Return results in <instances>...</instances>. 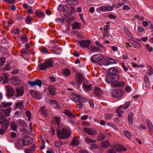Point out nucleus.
Masks as SVG:
<instances>
[{"label":"nucleus","instance_id":"44","mask_svg":"<svg viewBox=\"0 0 153 153\" xmlns=\"http://www.w3.org/2000/svg\"><path fill=\"white\" fill-rule=\"evenodd\" d=\"M22 112V111H17L14 113V117L16 118H18L21 117V114Z\"/></svg>","mask_w":153,"mask_h":153},{"label":"nucleus","instance_id":"52","mask_svg":"<svg viewBox=\"0 0 153 153\" xmlns=\"http://www.w3.org/2000/svg\"><path fill=\"white\" fill-rule=\"evenodd\" d=\"M125 4V3L124 2L121 3L118 2L117 4L114 5V7H116V8H118L121 6L124 5Z\"/></svg>","mask_w":153,"mask_h":153},{"label":"nucleus","instance_id":"31","mask_svg":"<svg viewBox=\"0 0 153 153\" xmlns=\"http://www.w3.org/2000/svg\"><path fill=\"white\" fill-rule=\"evenodd\" d=\"M63 113L66 115L71 117H74V114L68 110L67 109L63 111Z\"/></svg>","mask_w":153,"mask_h":153},{"label":"nucleus","instance_id":"47","mask_svg":"<svg viewBox=\"0 0 153 153\" xmlns=\"http://www.w3.org/2000/svg\"><path fill=\"white\" fill-rule=\"evenodd\" d=\"M11 127L13 130L15 131L17 128V126L15 122H13L11 123Z\"/></svg>","mask_w":153,"mask_h":153},{"label":"nucleus","instance_id":"48","mask_svg":"<svg viewBox=\"0 0 153 153\" xmlns=\"http://www.w3.org/2000/svg\"><path fill=\"white\" fill-rule=\"evenodd\" d=\"M6 58L5 57H2L0 58V66L3 65L5 63Z\"/></svg>","mask_w":153,"mask_h":153},{"label":"nucleus","instance_id":"41","mask_svg":"<svg viewBox=\"0 0 153 153\" xmlns=\"http://www.w3.org/2000/svg\"><path fill=\"white\" fill-rule=\"evenodd\" d=\"M2 75L4 76V80L3 81V83L5 84L8 82L9 81V79L7 74L3 73L2 74Z\"/></svg>","mask_w":153,"mask_h":153},{"label":"nucleus","instance_id":"20","mask_svg":"<svg viewBox=\"0 0 153 153\" xmlns=\"http://www.w3.org/2000/svg\"><path fill=\"white\" fill-rule=\"evenodd\" d=\"M75 98H77L78 99V105H79V108H82L83 107V104L81 102V101L82 100V96L78 94H76L75 95Z\"/></svg>","mask_w":153,"mask_h":153},{"label":"nucleus","instance_id":"6","mask_svg":"<svg viewBox=\"0 0 153 153\" xmlns=\"http://www.w3.org/2000/svg\"><path fill=\"white\" fill-rule=\"evenodd\" d=\"M25 140L24 139H19L15 143V147L18 149H22L25 145H27L25 144Z\"/></svg>","mask_w":153,"mask_h":153},{"label":"nucleus","instance_id":"23","mask_svg":"<svg viewBox=\"0 0 153 153\" xmlns=\"http://www.w3.org/2000/svg\"><path fill=\"white\" fill-rule=\"evenodd\" d=\"M72 26L73 29L74 30L80 28L81 26V24L79 22H75L72 24Z\"/></svg>","mask_w":153,"mask_h":153},{"label":"nucleus","instance_id":"13","mask_svg":"<svg viewBox=\"0 0 153 153\" xmlns=\"http://www.w3.org/2000/svg\"><path fill=\"white\" fill-rule=\"evenodd\" d=\"M6 87L7 96L10 97H12L14 95L15 92V91L13 88L10 85H7Z\"/></svg>","mask_w":153,"mask_h":153},{"label":"nucleus","instance_id":"45","mask_svg":"<svg viewBox=\"0 0 153 153\" xmlns=\"http://www.w3.org/2000/svg\"><path fill=\"white\" fill-rule=\"evenodd\" d=\"M148 72L147 73V74L148 75H151L153 74V70L152 67L149 65L148 66Z\"/></svg>","mask_w":153,"mask_h":153},{"label":"nucleus","instance_id":"49","mask_svg":"<svg viewBox=\"0 0 153 153\" xmlns=\"http://www.w3.org/2000/svg\"><path fill=\"white\" fill-rule=\"evenodd\" d=\"M124 83L123 82H118L114 84L115 86L118 87H123L124 86Z\"/></svg>","mask_w":153,"mask_h":153},{"label":"nucleus","instance_id":"56","mask_svg":"<svg viewBox=\"0 0 153 153\" xmlns=\"http://www.w3.org/2000/svg\"><path fill=\"white\" fill-rule=\"evenodd\" d=\"M98 137L100 140H102L105 138V135L103 134V133H101L99 134L98 135Z\"/></svg>","mask_w":153,"mask_h":153},{"label":"nucleus","instance_id":"26","mask_svg":"<svg viewBox=\"0 0 153 153\" xmlns=\"http://www.w3.org/2000/svg\"><path fill=\"white\" fill-rule=\"evenodd\" d=\"M58 9H59L60 11H67L68 8L67 5L62 4L59 6Z\"/></svg>","mask_w":153,"mask_h":153},{"label":"nucleus","instance_id":"18","mask_svg":"<svg viewBox=\"0 0 153 153\" xmlns=\"http://www.w3.org/2000/svg\"><path fill=\"white\" fill-rule=\"evenodd\" d=\"M136 41L132 40V39H130V42L132 45L135 48H140L141 47L140 45L138 42L137 41L140 42V39H137L136 40Z\"/></svg>","mask_w":153,"mask_h":153},{"label":"nucleus","instance_id":"37","mask_svg":"<svg viewBox=\"0 0 153 153\" xmlns=\"http://www.w3.org/2000/svg\"><path fill=\"white\" fill-rule=\"evenodd\" d=\"M66 1L70 4L74 5L76 4L78 0H66Z\"/></svg>","mask_w":153,"mask_h":153},{"label":"nucleus","instance_id":"60","mask_svg":"<svg viewBox=\"0 0 153 153\" xmlns=\"http://www.w3.org/2000/svg\"><path fill=\"white\" fill-rule=\"evenodd\" d=\"M23 8L25 9H29L30 8V7H31L30 6L26 3L23 4Z\"/></svg>","mask_w":153,"mask_h":153},{"label":"nucleus","instance_id":"40","mask_svg":"<svg viewBox=\"0 0 153 153\" xmlns=\"http://www.w3.org/2000/svg\"><path fill=\"white\" fill-rule=\"evenodd\" d=\"M25 114L26 116L28 118V120L29 121H30L32 117L31 113L29 110H27L26 111Z\"/></svg>","mask_w":153,"mask_h":153},{"label":"nucleus","instance_id":"55","mask_svg":"<svg viewBox=\"0 0 153 153\" xmlns=\"http://www.w3.org/2000/svg\"><path fill=\"white\" fill-rule=\"evenodd\" d=\"M105 11H109L113 10V7L111 6H105Z\"/></svg>","mask_w":153,"mask_h":153},{"label":"nucleus","instance_id":"15","mask_svg":"<svg viewBox=\"0 0 153 153\" xmlns=\"http://www.w3.org/2000/svg\"><path fill=\"white\" fill-rule=\"evenodd\" d=\"M39 110L43 116L45 117H47L49 115V111L47 110L46 107L45 106H42Z\"/></svg>","mask_w":153,"mask_h":153},{"label":"nucleus","instance_id":"25","mask_svg":"<svg viewBox=\"0 0 153 153\" xmlns=\"http://www.w3.org/2000/svg\"><path fill=\"white\" fill-rule=\"evenodd\" d=\"M56 88L52 85L49 86L48 90L50 94L54 95L55 94Z\"/></svg>","mask_w":153,"mask_h":153},{"label":"nucleus","instance_id":"28","mask_svg":"<svg viewBox=\"0 0 153 153\" xmlns=\"http://www.w3.org/2000/svg\"><path fill=\"white\" fill-rule=\"evenodd\" d=\"M115 61L114 59L111 58H109L107 59L106 62H105V64L106 65H108L111 63H114Z\"/></svg>","mask_w":153,"mask_h":153},{"label":"nucleus","instance_id":"12","mask_svg":"<svg viewBox=\"0 0 153 153\" xmlns=\"http://www.w3.org/2000/svg\"><path fill=\"white\" fill-rule=\"evenodd\" d=\"M83 130L90 135H96L97 134L96 130L93 128L85 127L84 128Z\"/></svg>","mask_w":153,"mask_h":153},{"label":"nucleus","instance_id":"63","mask_svg":"<svg viewBox=\"0 0 153 153\" xmlns=\"http://www.w3.org/2000/svg\"><path fill=\"white\" fill-rule=\"evenodd\" d=\"M124 134L126 137L127 138H129L131 137L130 134L128 131H124Z\"/></svg>","mask_w":153,"mask_h":153},{"label":"nucleus","instance_id":"24","mask_svg":"<svg viewBox=\"0 0 153 153\" xmlns=\"http://www.w3.org/2000/svg\"><path fill=\"white\" fill-rule=\"evenodd\" d=\"M94 93L97 96H100L103 94L102 91L99 88L96 87L94 89Z\"/></svg>","mask_w":153,"mask_h":153},{"label":"nucleus","instance_id":"21","mask_svg":"<svg viewBox=\"0 0 153 153\" xmlns=\"http://www.w3.org/2000/svg\"><path fill=\"white\" fill-rule=\"evenodd\" d=\"M78 138L77 137H75L73 138L71 142V145L74 146H76L79 145L80 141L78 140Z\"/></svg>","mask_w":153,"mask_h":153},{"label":"nucleus","instance_id":"11","mask_svg":"<svg viewBox=\"0 0 153 153\" xmlns=\"http://www.w3.org/2000/svg\"><path fill=\"white\" fill-rule=\"evenodd\" d=\"M78 42L82 47L87 48L88 46L89 45L91 42V41L89 40H80L78 41Z\"/></svg>","mask_w":153,"mask_h":153},{"label":"nucleus","instance_id":"50","mask_svg":"<svg viewBox=\"0 0 153 153\" xmlns=\"http://www.w3.org/2000/svg\"><path fill=\"white\" fill-rule=\"evenodd\" d=\"M50 102L53 106L56 105V107L59 106L58 102L56 100H50ZM54 106L55 107V106Z\"/></svg>","mask_w":153,"mask_h":153},{"label":"nucleus","instance_id":"4","mask_svg":"<svg viewBox=\"0 0 153 153\" xmlns=\"http://www.w3.org/2000/svg\"><path fill=\"white\" fill-rule=\"evenodd\" d=\"M119 79L118 75H107L105 81L107 83L115 82L118 81Z\"/></svg>","mask_w":153,"mask_h":153},{"label":"nucleus","instance_id":"58","mask_svg":"<svg viewBox=\"0 0 153 153\" xmlns=\"http://www.w3.org/2000/svg\"><path fill=\"white\" fill-rule=\"evenodd\" d=\"M11 69V67L9 65H6L3 69V71H9Z\"/></svg>","mask_w":153,"mask_h":153},{"label":"nucleus","instance_id":"53","mask_svg":"<svg viewBox=\"0 0 153 153\" xmlns=\"http://www.w3.org/2000/svg\"><path fill=\"white\" fill-rule=\"evenodd\" d=\"M32 20V18L30 16H28L25 20L27 24H30Z\"/></svg>","mask_w":153,"mask_h":153},{"label":"nucleus","instance_id":"22","mask_svg":"<svg viewBox=\"0 0 153 153\" xmlns=\"http://www.w3.org/2000/svg\"><path fill=\"white\" fill-rule=\"evenodd\" d=\"M24 108V102L21 101L16 103L15 108H18L20 110L23 109Z\"/></svg>","mask_w":153,"mask_h":153},{"label":"nucleus","instance_id":"1","mask_svg":"<svg viewBox=\"0 0 153 153\" xmlns=\"http://www.w3.org/2000/svg\"><path fill=\"white\" fill-rule=\"evenodd\" d=\"M57 135L60 139H68L70 136L69 130L66 128H63L61 130H58L56 132Z\"/></svg>","mask_w":153,"mask_h":153},{"label":"nucleus","instance_id":"42","mask_svg":"<svg viewBox=\"0 0 153 153\" xmlns=\"http://www.w3.org/2000/svg\"><path fill=\"white\" fill-rule=\"evenodd\" d=\"M54 145L56 147L59 148L62 146V143L60 140H56L55 142Z\"/></svg>","mask_w":153,"mask_h":153},{"label":"nucleus","instance_id":"9","mask_svg":"<svg viewBox=\"0 0 153 153\" xmlns=\"http://www.w3.org/2000/svg\"><path fill=\"white\" fill-rule=\"evenodd\" d=\"M30 92L33 97L38 100H40L42 98V97L39 92L33 90H31Z\"/></svg>","mask_w":153,"mask_h":153},{"label":"nucleus","instance_id":"10","mask_svg":"<svg viewBox=\"0 0 153 153\" xmlns=\"http://www.w3.org/2000/svg\"><path fill=\"white\" fill-rule=\"evenodd\" d=\"M23 86H18L16 88V97H19L23 95L24 92V89Z\"/></svg>","mask_w":153,"mask_h":153},{"label":"nucleus","instance_id":"54","mask_svg":"<svg viewBox=\"0 0 153 153\" xmlns=\"http://www.w3.org/2000/svg\"><path fill=\"white\" fill-rule=\"evenodd\" d=\"M22 56L25 55L26 54L28 53V50L26 48H24L22 49Z\"/></svg>","mask_w":153,"mask_h":153},{"label":"nucleus","instance_id":"38","mask_svg":"<svg viewBox=\"0 0 153 153\" xmlns=\"http://www.w3.org/2000/svg\"><path fill=\"white\" fill-rule=\"evenodd\" d=\"M62 72L64 75L68 76L70 74V71L68 68L63 69L62 70Z\"/></svg>","mask_w":153,"mask_h":153},{"label":"nucleus","instance_id":"43","mask_svg":"<svg viewBox=\"0 0 153 153\" xmlns=\"http://www.w3.org/2000/svg\"><path fill=\"white\" fill-rule=\"evenodd\" d=\"M12 105V103L11 102H7L6 101H4L2 103V106L5 107H9Z\"/></svg>","mask_w":153,"mask_h":153},{"label":"nucleus","instance_id":"57","mask_svg":"<svg viewBox=\"0 0 153 153\" xmlns=\"http://www.w3.org/2000/svg\"><path fill=\"white\" fill-rule=\"evenodd\" d=\"M4 1L8 4H11L15 2V0H4Z\"/></svg>","mask_w":153,"mask_h":153},{"label":"nucleus","instance_id":"35","mask_svg":"<svg viewBox=\"0 0 153 153\" xmlns=\"http://www.w3.org/2000/svg\"><path fill=\"white\" fill-rule=\"evenodd\" d=\"M20 30L19 29L16 27H15L13 28L11 31V33L13 34L15 33L16 34H19Z\"/></svg>","mask_w":153,"mask_h":153},{"label":"nucleus","instance_id":"51","mask_svg":"<svg viewBox=\"0 0 153 153\" xmlns=\"http://www.w3.org/2000/svg\"><path fill=\"white\" fill-rule=\"evenodd\" d=\"M17 123L20 126H22L23 125H25L26 124L25 121L22 120L18 121L17 122Z\"/></svg>","mask_w":153,"mask_h":153},{"label":"nucleus","instance_id":"27","mask_svg":"<svg viewBox=\"0 0 153 153\" xmlns=\"http://www.w3.org/2000/svg\"><path fill=\"white\" fill-rule=\"evenodd\" d=\"M77 76L76 80L79 83L82 82L84 81V78L82 74H77Z\"/></svg>","mask_w":153,"mask_h":153},{"label":"nucleus","instance_id":"34","mask_svg":"<svg viewBox=\"0 0 153 153\" xmlns=\"http://www.w3.org/2000/svg\"><path fill=\"white\" fill-rule=\"evenodd\" d=\"M110 144V143L108 141H103L102 143L101 146L103 148H106L108 147Z\"/></svg>","mask_w":153,"mask_h":153},{"label":"nucleus","instance_id":"14","mask_svg":"<svg viewBox=\"0 0 153 153\" xmlns=\"http://www.w3.org/2000/svg\"><path fill=\"white\" fill-rule=\"evenodd\" d=\"M28 83L31 86H33L36 85H38L39 87H41L42 86V82L39 79L33 81H28Z\"/></svg>","mask_w":153,"mask_h":153},{"label":"nucleus","instance_id":"62","mask_svg":"<svg viewBox=\"0 0 153 153\" xmlns=\"http://www.w3.org/2000/svg\"><path fill=\"white\" fill-rule=\"evenodd\" d=\"M41 51L45 53H48V50L46 48H43L41 49Z\"/></svg>","mask_w":153,"mask_h":153},{"label":"nucleus","instance_id":"30","mask_svg":"<svg viewBox=\"0 0 153 153\" xmlns=\"http://www.w3.org/2000/svg\"><path fill=\"white\" fill-rule=\"evenodd\" d=\"M11 81L15 85H18L19 83V80L16 76H14L12 78Z\"/></svg>","mask_w":153,"mask_h":153},{"label":"nucleus","instance_id":"17","mask_svg":"<svg viewBox=\"0 0 153 153\" xmlns=\"http://www.w3.org/2000/svg\"><path fill=\"white\" fill-rule=\"evenodd\" d=\"M114 147L117 151L120 152L121 150H123L124 151H126V149L124 146L117 143L114 145Z\"/></svg>","mask_w":153,"mask_h":153},{"label":"nucleus","instance_id":"3","mask_svg":"<svg viewBox=\"0 0 153 153\" xmlns=\"http://www.w3.org/2000/svg\"><path fill=\"white\" fill-rule=\"evenodd\" d=\"M0 123L1 124V128L6 129L10 125L9 121L7 120L5 116L3 114H0Z\"/></svg>","mask_w":153,"mask_h":153},{"label":"nucleus","instance_id":"64","mask_svg":"<svg viewBox=\"0 0 153 153\" xmlns=\"http://www.w3.org/2000/svg\"><path fill=\"white\" fill-rule=\"evenodd\" d=\"M112 114H107L105 115V117L108 119H110L113 117Z\"/></svg>","mask_w":153,"mask_h":153},{"label":"nucleus","instance_id":"59","mask_svg":"<svg viewBox=\"0 0 153 153\" xmlns=\"http://www.w3.org/2000/svg\"><path fill=\"white\" fill-rule=\"evenodd\" d=\"M108 17L110 19H115L116 18V16L114 14H109L108 15Z\"/></svg>","mask_w":153,"mask_h":153},{"label":"nucleus","instance_id":"2","mask_svg":"<svg viewBox=\"0 0 153 153\" xmlns=\"http://www.w3.org/2000/svg\"><path fill=\"white\" fill-rule=\"evenodd\" d=\"M53 64V60L52 59H50L45 61L42 64H40L39 65V67L40 70H45L47 68L52 67Z\"/></svg>","mask_w":153,"mask_h":153},{"label":"nucleus","instance_id":"7","mask_svg":"<svg viewBox=\"0 0 153 153\" xmlns=\"http://www.w3.org/2000/svg\"><path fill=\"white\" fill-rule=\"evenodd\" d=\"M104 58L103 55L101 54H97L91 56V60L93 62H96Z\"/></svg>","mask_w":153,"mask_h":153},{"label":"nucleus","instance_id":"16","mask_svg":"<svg viewBox=\"0 0 153 153\" xmlns=\"http://www.w3.org/2000/svg\"><path fill=\"white\" fill-rule=\"evenodd\" d=\"M82 87L84 90L86 92L90 91L92 88V85L91 84L87 83L85 82L83 83Z\"/></svg>","mask_w":153,"mask_h":153},{"label":"nucleus","instance_id":"61","mask_svg":"<svg viewBox=\"0 0 153 153\" xmlns=\"http://www.w3.org/2000/svg\"><path fill=\"white\" fill-rule=\"evenodd\" d=\"M50 79L51 82H55L56 81V79L53 76H51L50 77Z\"/></svg>","mask_w":153,"mask_h":153},{"label":"nucleus","instance_id":"36","mask_svg":"<svg viewBox=\"0 0 153 153\" xmlns=\"http://www.w3.org/2000/svg\"><path fill=\"white\" fill-rule=\"evenodd\" d=\"M146 122L147 124L148 127L150 131H152L153 130V126L152 125V124L150 122L149 120H146Z\"/></svg>","mask_w":153,"mask_h":153},{"label":"nucleus","instance_id":"32","mask_svg":"<svg viewBox=\"0 0 153 153\" xmlns=\"http://www.w3.org/2000/svg\"><path fill=\"white\" fill-rule=\"evenodd\" d=\"M12 110V108L11 107H9L5 109L4 111V113L5 115L8 117L10 116V114Z\"/></svg>","mask_w":153,"mask_h":153},{"label":"nucleus","instance_id":"5","mask_svg":"<svg viewBox=\"0 0 153 153\" xmlns=\"http://www.w3.org/2000/svg\"><path fill=\"white\" fill-rule=\"evenodd\" d=\"M130 105V102H126L124 105H122L119 107L118 109L116 110V112L118 114V116L119 117H121V113L123 112V111L121 109H126L128 108Z\"/></svg>","mask_w":153,"mask_h":153},{"label":"nucleus","instance_id":"29","mask_svg":"<svg viewBox=\"0 0 153 153\" xmlns=\"http://www.w3.org/2000/svg\"><path fill=\"white\" fill-rule=\"evenodd\" d=\"M134 115L133 113L132 112H130L128 116V122L130 124H132L133 123V118Z\"/></svg>","mask_w":153,"mask_h":153},{"label":"nucleus","instance_id":"8","mask_svg":"<svg viewBox=\"0 0 153 153\" xmlns=\"http://www.w3.org/2000/svg\"><path fill=\"white\" fill-rule=\"evenodd\" d=\"M123 94V91L122 89H114L111 93L112 96L116 98H119L121 97Z\"/></svg>","mask_w":153,"mask_h":153},{"label":"nucleus","instance_id":"19","mask_svg":"<svg viewBox=\"0 0 153 153\" xmlns=\"http://www.w3.org/2000/svg\"><path fill=\"white\" fill-rule=\"evenodd\" d=\"M117 70L114 68H110L108 71L107 75H118L117 74Z\"/></svg>","mask_w":153,"mask_h":153},{"label":"nucleus","instance_id":"46","mask_svg":"<svg viewBox=\"0 0 153 153\" xmlns=\"http://www.w3.org/2000/svg\"><path fill=\"white\" fill-rule=\"evenodd\" d=\"M90 49L91 51H92V52L99 51H100V49L99 48L95 46L91 47L90 48Z\"/></svg>","mask_w":153,"mask_h":153},{"label":"nucleus","instance_id":"33","mask_svg":"<svg viewBox=\"0 0 153 153\" xmlns=\"http://www.w3.org/2000/svg\"><path fill=\"white\" fill-rule=\"evenodd\" d=\"M84 140L85 143L87 144L90 143H95L96 142V140H92L90 138L88 137H86L84 138Z\"/></svg>","mask_w":153,"mask_h":153},{"label":"nucleus","instance_id":"39","mask_svg":"<svg viewBox=\"0 0 153 153\" xmlns=\"http://www.w3.org/2000/svg\"><path fill=\"white\" fill-rule=\"evenodd\" d=\"M36 13L38 17L39 18H42L45 16L44 13L39 10L36 11Z\"/></svg>","mask_w":153,"mask_h":153}]
</instances>
